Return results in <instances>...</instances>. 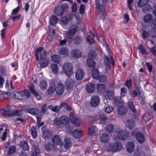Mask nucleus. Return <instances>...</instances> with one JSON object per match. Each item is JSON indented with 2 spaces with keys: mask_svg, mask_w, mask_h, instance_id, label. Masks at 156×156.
<instances>
[{
  "mask_svg": "<svg viewBox=\"0 0 156 156\" xmlns=\"http://www.w3.org/2000/svg\"><path fill=\"white\" fill-rule=\"evenodd\" d=\"M107 2V0H95L96 12L101 20H104L105 17V6Z\"/></svg>",
  "mask_w": 156,
  "mask_h": 156,
  "instance_id": "1",
  "label": "nucleus"
},
{
  "mask_svg": "<svg viewBox=\"0 0 156 156\" xmlns=\"http://www.w3.org/2000/svg\"><path fill=\"white\" fill-rule=\"evenodd\" d=\"M63 72L68 77L71 76L73 73V67L71 63L66 62L63 66Z\"/></svg>",
  "mask_w": 156,
  "mask_h": 156,
  "instance_id": "2",
  "label": "nucleus"
},
{
  "mask_svg": "<svg viewBox=\"0 0 156 156\" xmlns=\"http://www.w3.org/2000/svg\"><path fill=\"white\" fill-rule=\"evenodd\" d=\"M78 29V26L77 25H73L71 26L66 34V38L67 39L72 38L77 32Z\"/></svg>",
  "mask_w": 156,
  "mask_h": 156,
  "instance_id": "3",
  "label": "nucleus"
},
{
  "mask_svg": "<svg viewBox=\"0 0 156 156\" xmlns=\"http://www.w3.org/2000/svg\"><path fill=\"white\" fill-rule=\"evenodd\" d=\"M43 49L42 48H39L37 49L35 51L36 56L37 60V61L39 59L38 55L40 52H41L40 54L41 60L43 61V60L48 59L46 52L44 51H42Z\"/></svg>",
  "mask_w": 156,
  "mask_h": 156,
  "instance_id": "4",
  "label": "nucleus"
},
{
  "mask_svg": "<svg viewBox=\"0 0 156 156\" xmlns=\"http://www.w3.org/2000/svg\"><path fill=\"white\" fill-rule=\"evenodd\" d=\"M122 147V145L121 143H116L113 144L109 145L107 148V151L109 152H115L120 150Z\"/></svg>",
  "mask_w": 156,
  "mask_h": 156,
  "instance_id": "5",
  "label": "nucleus"
},
{
  "mask_svg": "<svg viewBox=\"0 0 156 156\" xmlns=\"http://www.w3.org/2000/svg\"><path fill=\"white\" fill-rule=\"evenodd\" d=\"M69 118L71 122L75 126H79L82 123V122L77 116L73 113H71L69 115Z\"/></svg>",
  "mask_w": 156,
  "mask_h": 156,
  "instance_id": "6",
  "label": "nucleus"
},
{
  "mask_svg": "<svg viewBox=\"0 0 156 156\" xmlns=\"http://www.w3.org/2000/svg\"><path fill=\"white\" fill-rule=\"evenodd\" d=\"M129 136V133L123 129H121L117 133V136L119 139L124 140L127 138Z\"/></svg>",
  "mask_w": 156,
  "mask_h": 156,
  "instance_id": "7",
  "label": "nucleus"
},
{
  "mask_svg": "<svg viewBox=\"0 0 156 156\" xmlns=\"http://www.w3.org/2000/svg\"><path fill=\"white\" fill-rule=\"evenodd\" d=\"M41 130L43 137L45 140L48 139L51 136V132L45 127H42Z\"/></svg>",
  "mask_w": 156,
  "mask_h": 156,
  "instance_id": "8",
  "label": "nucleus"
},
{
  "mask_svg": "<svg viewBox=\"0 0 156 156\" xmlns=\"http://www.w3.org/2000/svg\"><path fill=\"white\" fill-rule=\"evenodd\" d=\"M68 49L66 47L61 48L58 52L59 55L62 58H66L69 55Z\"/></svg>",
  "mask_w": 156,
  "mask_h": 156,
  "instance_id": "9",
  "label": "nucleus"
},
{
  "mask_svg": "<svg viewBox=\"0 0 156 156\" xmlns=\"http://www.w3.org/2000/svg\"><path fill=\"white\" fill-rule=\"evenodd\" d=\"M105 64L106 66V70L108 68L109 70V68L110 67L111 63L112 65H114L115 64L114 60L112 56H111L110 59L107 56H105V58L104 59Z\"/></svg>",
  "mask_w": 156,
  "mask_h": 156,
  "instance_id": "10",
  "label": "nucleus"
},
{
  "mask_svg": "<svg viewBox=\"0 0 156 156\" xmlns=\"http://www.w3.org/2000/svg\"><path fill=\"white\" fill-rule=\"evenodd\" d=\"M100 99L99 97L97 96H93L91 99L90 104L93 107H96L99 104Z\"/></svg>",
  "mask_w": 156,
  "mask_h": 156,
  "instance_id": "11",
  "label": "nucleus"
},
{
  "mask_svg": "<svg viewBox=\"0 0 156 156\" xmlns=\"http://www.w3.org/2000/svg\"><path fill=\"white\" fill-rule=\"evenodd\" d=\"M23 95L21 93L14 91L13 92L10 93V97L12 98H14L17 99L24 100Z\"/></svg>",
  "mask_w": 156,
  "mask_h": 156,
  "instance_id": "12",
  "label": "nucleus"
},
{
  "mask_svg": "<svg viewBox=\"0 0 156 156\" xmlns=\"http://www.w3.org/2000/svg\"><path fill=\"white\" fill-rule=\"evenodd\" d=\"M64 89L63 85L61 83H58L56 87V91L57 95L59 96L62 95Z\"/></svg>",
  "mask_w": 156,
  "mask_h": 156,
  "instance_id": "13",
  "label": "nucleus"
},
{
  "mask_svg": "<svg viewBox=\"0 0 156 156\" xmlns=\"http://www.w3.org/2000/svg\"><path fill=\"white\" fill-rule=\"evenodd\" d=\"M52 141L54 145H59L60 146H62V141L58 135H56L53 137Z\"/></svg>",
  "mask_w": 156,
  "mask_h": 156,
  "instance_id": "14",
  "label": "nucleus"
},
{
  "mask_svg": "<svg viewBox=\"0 0 156 156\" xmlns=\"http://www.w3.org/2000/svg\"><path fill=\"white\" fill-rule=\"evenodd\" d=\"M135 136L136 139L140 143H142L145 141V137L141 133H136L135 134Z\"/></svg>",
  "mask_w": 156,
  "mask_h": 156,
  "instance_id": "15",
  "label": "nucleus"
},
{
  "mask_svg": "<svg viewBox=\"0 0 156 156\" xmlns=\"http://www.w3.org/2000/svg\"><path fill=\"white\" fill-rule=\"evenodd\" d=\"M74 85V82L73 81L69 79L66 82V89L68 90H69L73 88Z\"/></svg>",
  "mask_w": 156,
  "mask_h": 156,
  "instance_id": "16",
  "label": "nucleus"
},
{
  "mask_svg": "<svg viewBox=\"0 0 156 156\" xmlns=\"http://www.w3.org/2000/svg\"><path fill=\"white\" fill-rule=\"evenodd\" d=\"M35 86L33 84H32L29 87V90L30 92L33 94L37 98L38 100H39L40 99V97L38 93L35 90Z\"/></svg>",
  "mask_w": 156,
  "mask_h": 156,
  "instance_id": "17",
  "label": "nucleus"
},
{
  "mask_svg": "<svg viewBox=\"0 0 156 156\" xmlns=\"http://www.w3.org/2000/svg\"><path fill=\"white\" fill-rule=\"evenodd\" d=\"M56 90V84L53 81L51 82L50 87L48 90V93L49 94H53Z\"/></svg>",
  "mask_w": 156,
  "mask_h": 156,
  "instance_id": "18",
  "label": "nucleus"
},
{
  "mask_svg": "<svg viewBox=\"0 0 156 156\" xmlns=\"http://www.w3.org/2000/svg\"><path fill=\"white\" fill-rule=\"evenodd\" d=\"M84 72L83 70L80 69L77 70L76 73V77L77 80H81L83 76Z\"/></svg>",
  "mask_w": 156,
  "mask_h": 156,
  "instance_id": "19",
  "label": "nucleus"
},
{
  "mask_svg": "<svg viewBox=\"0 0 156 156\" xmlns=\"http://www.w3.org/2000/svg\"><path fill=\"white\" fill-rule=\"evenodd\" d=\"M89 133L91 135L96 136L98 133V130L95 126H91L89 128Z\"/></svg>",
  "mask_w": 156,
  "mask_h": 156,
  "instance_id": "20",
  "label": "nucleus"
},
{
  "mask_svg": "<svg viewBox=\"0 0 156 156\" xmlns=\"http://www.w3.org/2000/svg\"><path fill=\"white\" fill-rule=\"evenodd\" d=\"M95 89V86L91 83H88L86 86V89L87 92L89 93L93 92Z\"/></svg>",
  "mask_w": 156,
  "mask_h": 156,
  "instance_id": "21",
  "label": "nucleus"
},
{
  "mask_svg": "<svg viewBox=\"0 0 156 156\" xmlns=\"http://www.w3.org/2000/svg\"><path fill=\"white\" fill-rule=\"evenodd\" d=\"M114 97L113 91L112 90H108L105 93V99L106 100H111Z\"/></svg>",
  "mask_w": 156,
  "mask_h": 156,
  "instance_id": "22",
  "label": "nucleus"
},
{
  "mask_svg": "<svg viewBox=\"0 0 156 156\" xmlns=\"http://www.w3.org/2000/svg\"><path fill=\"white\" fill-rule=\"evenodd\" d=\"M135 147L134 144L132 142L128 143L126 145V150L129 153L133 152L135 149Z\"/></svg>",
  "mask_w": 156,
  "mask_h": 156,
  "instance_id": "23",
  "label": "nucleus"
},
{
  "mask_svg": "<svg viewBox=\"0 0 156 156\" xmlns=\"http://www.w3.org/2000/svg\"><path fill=\"white\" fill-rule=\"evenodd\" d=\"M117 112L119 114L121 115H124L127 112V109L126 107L122 106L118 107Z\"/></svg>",
  "mask_w": 156,
  "mask_h": 156,
  "instance_id": "24",
  "label": "nucleus"
},
{
  "mask_svg": "<svg viewBox=\"0 0 156 156\" xmlns=\"http://www.w3.org/2000/svg\"><path fill=\"white\" fill-rule=\"evenodd\" d=\"M71 56L74 58H77L80 57L82 55L80 51L77 49L73 50L71 53Z\"/></svg>",
  "mask_w": 156,
  "mask_h": 156,
  "instance_id": "25",
  "label": "nucleus"
},
{
  "mask_svg": "<svg viewBox=\"0 0 156 156\" xmlns=\"http://www.w3.org/2000/svg\"><path fill=\"white\" fill-rule=\"evenodd\" d=\"M143 77L142 76H140L139 78L135 77L134 79V82L135 84V87L136 90L138 91L141 90L140 89V77Z\"/></svg>",
  "mask_w": 156,
  "mask_h": 156,
  "instance_id": "26",
  "label": "nucleus"
},
{
  "mask_svg": "<svg viewBox=\"0 0 156 156\" xmlns=\"http://www.w3.org/2000/svg\"><path fill=\"white\" fill-rule=\"evenodd\" d=\"M54 13L58 16H60L63 13V10L60 6L55 8L54 11Z\"/></svg>",
  "mask_w": 156,
  "mask_h": 156,
  "instance_id": "27",
  "label": "nucleus"
},
{
  "mask_svg": "<svg viewBox=\"0 0 156 156\" xmlns=\"http://www.w3.org/2000/svg\"><path fill=\"white\" fill-rule=\"evenodd\" d=\"M27 112L33 115H36L41 112V111L36 108H31L27 110Z\"/></svg>",
  "mask_w": 156,
  "mask_h": 156,
  "instance_id": "28",
  "label": "nucleus"
},
{
  "mask_svg": "<svg viewBox=\"0 0 156 156\" xmlns=\"http://www.w3.org/2000/svg\"><path fill=\"white\" fill-rule=\"evenodd\" d=\"M126 125L127 128L131 129L134 127L135 123L133 120L130 119L126 121Z\"/></svg>",
  "mask_w": 156,
  "mask_h": 156,
  "instance_id": "29",
  "label": "nucleus"
},
{
  "mask_svg": "<svg viewBox=\"0 0 156 156\" xmlns=\"http://www.w3.org/2000/svg\"><path fill=\"white\" fill-rule=\"evenodd\" d=\"M83 133L79 129H75L73 133V136L76 138H80L83 136Z\"/></svg>",
  "mask_w": 156,
  "mask_h": 156,
  "instance_id": "30",
  "label": "nucleus"
},
{
  "mask_svg": "<svg viewBox=\"0 0 156 156\" xmlns=\"http://www.w3.org/2000/svg\"><path fill=\"white\" fill-rule=\"evenodd\" d=\"M51 60L54 62L59 63L61 61V59L58 55L53 54L51 57Z\"/></svg>",
  "mask_w": 156,
  "mask_h": 156,
  "instance_id": "31",
  "label": "nucleus"
},
{
  "mask_svg": "<svg viewBox=\"0 0 156 156\" xmlns=\"http://www.w3.org/2000/svg\"><path fill=\"white\" fill-rule=\"evenodd\" d=\"M114 101L115 104L118 107L123 106V102L120 97L115 98Z\"/></svg>",
  "mask_w": 156,
  "mask_h": 156,
  "instance_id": "32",
  "label": "nucleus"
},
{
  "mask_svg": "<svg viewBox=\"0 0 156 156\" xmlns=\"http://www.w3.org/2000/svg\"><path fill=\"white\" fill-rule=\"evenodd\" d=\"M33 148L34 150V151L33 152L32 156H38V155H39L40 150L38 145H34Z\"/></svg>",
  "mask_w": 156,
  "mask_h": 156,
  "instance_id": "33",
  "label": "nucleus"
},
{
  "mask_svg": "<svg viewBox=\"0 0 156 156\" xmlns=\"http://www.w3.org/2000/svg\"><path fill=\"white\" fill-rule=\"evenodd\" d=\"M63 145L65 148L67 149H68L71 147V140L69 138H66L64 140Z\"/></svg>",
  "mask_w": 156,
  "mask_h": 156,
  "instance_id": "34",
  "label": "nucleus"
},
{
  "mask_svg": "<svg viewBox=\"0 0 156 156\" xmlns=\"http://www.w3.org/2000/svg\"><path fill=\"white\" fill-rule=\"evenodd\" d=\"M153 18L152 15L148 14L145 15L144 17V21L145 23H150Z\"/></svg>",
  "mask_w": 156,
  "mask_h": 156,
  "instance_id": "35",
  "label": "nucleus"
},
{
  "mask_svg": "<svg viewBox=\"0 0 156 156\" xmlns=\"http://www.w3.org/2000/svg\"><path fill=\"white\" fill-rule=\"evenodd\" d=\"M97 89L98 92L102 93L106 90V88L103 84H100L97 86Z\"/></svg>",
  "mask_w": 156,
  "mask_h": 156,
  "instance_id": "36",
  "label": "nucleus"
},
{
  "mask_svg": "<svg viewBox=\"0 0 156 156\" xmlns=\"http://www.w3.org/2000/svg\"><path fill=\"white\" fill-rule=\"evenodd\" d=\"M0 112L2 115L4 116L5 117L7 116L10 117L12 116V113H9L7 110L5 109V107L3 109L0 110Z\"/></svg>",
  "mask_w": 156,
  "mask_h": 156,
  "instance_id": "37",
  "label": "nucleus"
},
{
  "mask_svg": "<svg viewBox=\"0 0 156 156\" xmlns=\"http://www.w3.org/2000/svg\"><path fill=\"white\" fill-rule=\"evenodd\" d=\"M5 109L7 110L9 113H12V116L13 115V113L16 109V107L14 105H10L5 107Z\"/></svg>",
  "mask_w": 156,
  "mask_h": 156,
  "instance_id": "38",
  "label": "nucleus"
},
{
  "mask_svg": "<svg viewBox=\"0 0 156 156\" xmlns=\"http://www.w3.org/2000/svg\"><path fill=\"white\" fill-rule=\"evenodd\" d=\"M92 75L94 79H97L99 76V73L98 70L96 68H94L92 70Z\"/></svg>",
  "mask_w": 156,
  "mask_h": 156,
  "instance_id": "39",
  "label": "nucleus"
},
{
  "mask_svg": "<svg viewBox=\"0 0 156 156\" xmlns=\"http://www.w3.org/2000/svg\"><path fill=\"white\" fill-rule=\"evenodd\" d=\"M87 62L88 66L90 68L94 67L95 66V62L93 60L90 58L87 59Z\"/></svg>",
  "mask_w": 156,
  "mask_h": 156,
  "instance_id": "40",
  "label": "nucleus"
},
{
  "mask_svg": "<svg viewBox=\"0 0 156 156\" xmlns=\"http://www.w3.org/2000/svg\"><path fill=\"white\" fill-rule=\"evenodd\" d=\"M148 1L149 0H139L137 5L139 7H143L147 4Z\"/></svg>",
  "mask_w": 156,
  "mask_h": 156,
  "instance_id": "41",
  "label": "nucleus"
},
{
  "mask_svg": "<svg viewBox=\"0 0 156 156\" xmlns=\"http://www.w3.org/2000/svg\"><path fill=\"white\" fill-rule=\"evenodd\" d=\"M101 140L104 143H106L109 140V136L106 133L103 134L101 137Z\"/></svg>",
  "mask_w": 156,
  "mask_h": 156,
  "instance_id": "42",
  "label": "nucleus"
},
{
  "mask_svg": "<svg viewBox=\"0 0 156 156\" xmlns=\"http://www.w3.org/2000/svg\"><path fill=\"white\" fill-rule=\"evenodd\" d=\"M10 93H1L0 94V98L1 100L4 99H8L10 97Z\"/></svg>",
  "mask_w": 156,
  "mask_h": 156,
  "instance_id": "43",
  "label": "nucleus"
},
{
  "mask_svg": "<svg viewBox=\"0 0 156 156\" xmlns=\"http://www.w3.org/2000/svg\"><path fill=\"white\" fill-rule=\"evenodd\" d=\"M61 121L62 124L65 125H67L69 122V119L65 116H62L61 117Z\"/></svg>",
  "mask_w": 156,
  "mask_h": 156,
  "instance_id": "44",
  "label": "nucleus"
},
{
  "mask_svg": "<svg viewBox=\"0 0 156 156\" xmlns=\"http://www.w3.org/2000/svg\"><path fill=\"white\" fill-rule=\"evenodd\" d=\"M20 145L22 147L24 150H27L29 149L28 143L25 141H23L21 142Z\"/></svg>",
  "mask_w": 156,
  "mask_h": 156,
  "instance_id": "45",
  "label": "nucleus"
},
{
  "mask_svg": "<svg viewBox=\"0 0 156 156\" xmlns=\"http://www.w3.org/2000/svg\"><path fill=\"white\" fill-rule=\"evenodd\" d=\"M58 20V18L55 16L52 15L50 20V23L51 25H54L57 23Z\"/></svg>",
  "mask_w": 156,
  "mask_h": 156,
  "instance_id": "46",
  "label": "nucleus"
},
{
  "mask_svg": "<svg viewBox=\"0 0 156 156\" xmlns=\"http://www.w3.org/2000/svg\"><path fill=\"white\" fill-rule=\"evenodd\" d=\"M128 105L131 110L134 113L136 112V110L135 106L132 101H129L128 103Z\"/></svg>",
  "mask_w": 156,
  "mask_h": 156,
  "instance_id": "47",
  "label": "nucleus"
},
{
  "mask_svg": "<svg viewBox=\"0 0 156 156\" xmlns=\"http://www.w3.org/2000/svg\"><path fill=\"white\" fill-rule=\"evenodd\" d=\"M41 89L44 90L46 89L47 86V83L46 81L42 80L41 81L40 84Z\"/></svg>",
  "mask_w": 156,
  "mask_h": 156,
  "instance_id": "48",
  "label": "nucleus"
},
{
  "mask_svg": "<svg viewBox=\"0 0 156 156\" xmlns=\"http://www.w3.org/2000/svg\"><path fill=\"white\" fill-rule=\"evenodd\" d=\"M60 106L61 107V108H64L68 111H71V108L70 105L64 103H62L60 105Z\"/></svg>",
  "mask_w": 156,
  "mask_h": 156,
  "instance_id": "49",
  "label": "nucleus"
},
{
  "mask_svg": "<svg viewBox=\"0 0 156 156\" xmlns=\"http://www.w3.org/2000/svg\"><path fill=\"white\" fill-rule=\"evenodd\" d=\"M51 68L52 69V72L55 73H56L58 69V66L55 63H53L51 64Z\"/></svg>",
  "mask_w": 156,
  "mask_h": 156,
  "instance_id": "50",
  "label": "nucleus"
},
{
  "mask_svg": "<svg viewBox=\"0 0 156 156\" xmlns=\"http://www.w3.org/2000/svg\"><path fill=\"white\" fill-rule=\"evenodd\" d=\"M88 55L89 58H94L96 57L97 54L95 51L91 50L89 51Z\"/></svg>",
  "mask_w": 156,
  "mask_h": 156,
  "instance_id": "51",
  "label": "nucleus"
},
{
  "mask_svg": "<svg viewBox=\"0 0 156 156\" xmlns=\"http://www.w3.org/2000/svg\"><path fill=\"white\" fill-rule=\"evenodd\" d=\"M138 94L140 96L139 99L141 101V103L142 105H143L144 103V97H143V95L142 93L141 90L137 91Z\"/></svg>",
  "mask_w": 156,
  "mask_h": 156,
  "instance_id": "52",
  "label": "nucleus"
},
{
  "mask_svg": "<svg viewBox=\"0 0 156 156\" xmlns=\"http://www.w3.org/2000/svg\"><path fill=\"white\" fill-rule=\"evenodd\" d=\"M31 133L33 138H36L37 137V134L35 127L34 126L32 127L31 128Z\"/></svg>",
  "mask_w": 156,
  "mask_h": 156,
  "instance_id": "53",
  "label": "nucleus"
},
{
  "mask_svg": "<svg viewBox=\"0 0 156 156\" xmlns=\"http://www.w3.org/2000/svg\"><path fill=\"white\" fill-rule=\"evenodd\" d=\"M150 37L156 38V29H152L149 30Z\"/></svg>",
  "mask_w": 156,
  "mask_h": 156,
  "instance_id": "54",
  "label": "nucleus"
},
{
  "mask_svg": "<svg viewBox=\"0 0 156 156\" xmlns=\"http://www.w3.org/2000/svg\"><path fill=\"white\" fill-rule=\"evenodd\" d=\"M61 23L63 25H66L68 21V19L67 18L66 16L61 17L60 20Z\"/></svg>",
  "mask_w": 156,
  "mask_h": 156,
  "instance_id": "55",
  "label": "nucleus"
},
{
  "mask_svg": "<svg viewBox=\"0 0 156 156\" xmlns=\"http://www.w3.org/2000/svg\"><path fill=\"white\" fill-rule=\"evenodd\" d=\"M16 148L14 146H12L9 147L8 151L9 154H12L16 151Z\"/></svg>",
  "mask_w": 156,
  "mask_h": 156,
  "instance_id": "56",
  "label": "nucleus"
},
{
  "mask_svg": "<svg viewBox=\"0 0 156 156\" xmlns=\"http://www.w3.org/2000/svg\"><path fill=\"white\" fill-rule=\"evenodd\" d=\"M140 52L143 54H147V53L144 47L142 45H140L138 47Z\"/></svg>",
  "mask_w": 156,
  "mask_h": 156,
  "instance_id": "57",
  "label": "nucleus"
},
{
  "mask_svg": "<svg viewBox=\"0 0 156 156\" xmlns=\"http://www.w3.org/2000/svg\"><path fill=\"white\" fill-rule=\"evenodd\" d=\"M106 130L109 133L113 132L114 131L113 125L111 124L108 125L106 127Z\"/></svg>",
  "mask_w": 156,
  "mask_h": 156,
  "instance_id": "58",
  "label": "nucleus"
},
{
  "mask_svg": "<svg viewBox=\"0 0 156 156\" xmlns=\"http://www.w3.org/2000/svg\"><path fill=\"white\" fill-rule=\"evenodd\" d=\"M40 61L41 66L43 67H46L48 64V59L43 60V61L41 60Z\"/></svg>",
  "mask_w": 156,
  "mask_h": 156,
  "instance_id": "59",
  "label": "nucleus"
},
{
  "mask_svg": "<svg viewBox=\"0 0 156 156\" xmlns=\"http://www.w3.org/2000/svg\"><path fill=\"white\" fill-rule=\"evenodd\" d=\"M94 38H98V37L97 34L95 35L93 33H91L90 34L88 35L86 39H94Z\"/></svg>",
  "mask_w": 156,
  "mask_h": 156,
  "instance_id": "60",
  "label": "nucleus"
},
{
  "mask_svg": "<svg viewBox=\"0 0 156 156\" xmlns=\"http://www.w3.org/2000/svg\"><path fill=\"white\" fill-rule=\"evenodd\" d=\"M151 117V115L149 113H146L144 116V119L146 122L149 121Z\"/></svg>",
  "mask_w": 156,
  "mask_h": 156,
  "instance_id": "61",
  "label": "nucleus"
},
{
  "mask_svg": "<svg viewBox=\"0 0 156 156\" xmlns=\"http://www.w3.org/2000/svg\"><path fill=\"white\" fill-rule=\"evenodd\" d=\"M142 35L144 38H149V37H150L149 31V33H148L145 30H144Z\"/></svg>",
  "mask_w": 156,
  "mask_h": 156,
  "instance_id": "62",
  "label": "nucleus"
},
{
  "mask_svg": "<svg viewBox=\"0 0 156 156\" xmlns=\"http://www.w3.org/2000/svg\"><path fill=\"white\" fill-rule=\"evenodd\" d=\"M100 119L101 122L104 123L107 121L108 119V118L107 116L105 115H102L100 116Z\"/></svg>",
  "mask_w": 156,
  "mask_h": 156,
  "instance_id": "63",
  "label": "nucleus"
},
{
  "mask_svg": "<svg viewBox=\"0 0 156 156\" xmlns=\"http://www.w3.org/2000/svg\"><path fill=\"white\" fill-rule=\"evenodd\" d=\"M151 26L152 29H156V18H154L152 21Z\"/></svg>",
  "mask_w": 156,
  "mask_h": 156,
  "instance_id": "64",
  "label": "nucleus"
}]
</instances>
